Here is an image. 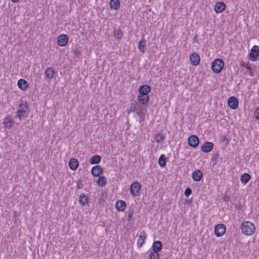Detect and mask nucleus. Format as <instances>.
Instances as JSON below:
<instances>
[{
  "instance_id": "nucleus-25",
  "label": "nucleus",
  "mask_w": 259,
  "mask_h": 259,
  "mask_svg": "<svg viewBox=\"0 0 259 259\" xmlns=\"http://www.w3.org/2000/svg\"><path fill=\"white\" fill-rule=\"evenodd\" d=\"M101 156L98 155H96L92 156L89 160L90 163L92 164H97L101 161Z\"/></svg>"
},
{
  "instance_id": "nucleus-29",
  "label": "nucleus",
  "mask_w": 259,
  "mask_h": 259,
  "mask_svg": "<svg viewBox=\"0 0 259 259\" xmlns=\"http://www.w3.org/2000/svg\"><path fill=\"white\" fill-rule=\"evenodd\" d=\"M137 103L136 100L133 101L130 104V108L127 111V113L128 114H130L131 112L135 111L137 108Z\"/></svg>"
},
{
  "instance_id": "nucleus-7",
  "label": "nucleus",
  "mask_w": 259,
  "mask_h": 259,
  "mask_svg": "<svg viewBox=\"0 0 259 259\" xmlns=\"http://www.w3.org/2000/svg\"><path fill=\"white\" fill-rule=\"evenodd\" d=\"M226 231V226L223 224H220L215 226L214 232L217 237H221L225 233Z\"/></svg>"
},
{
  "instance_id": "nucleus-33",
  "label": "nucleus",
  "mask_w": 259,
  "mask_h": 259,
  "mask_svg": "<svg viewBox=\"0 0 259 259\" xmlns=\"http://www.w3.org/2000/svg\"><path fill=\"white\" fill-rule=\"evenodd\" d=\"M160 254L159 253H155L152 251L149 254V259H159Z\"/></svg>"
},
{
  "instance_id": "nucleus-12",
  "label": "nucleus",
  "mask_w": 259,
  "mask_h": 259,
  "mask_svg": "<svg viewBox=\"0 0 259 259\" xmlns=\"http://www.w3.org/2000/svg\"><path fill=\"white\" fill-rule=\"evenodd\" d=\"M147 236L146 233L144 230L141 232L137 242V245L139 247H141L145 244Z\"/></svg>"
},
{
  "instance_id": "nucleus-28",
  "label": "nucleus",
  "mask_w": 259,
  "mask_h": 259,
  "mask_svg": "<svg viewBox=\"0 0 259 259\" xmlns=\"http://www.w3.org/2000/svg\"><path fill=\"white\" fill-rule=\"evenodd\" d=\"M158 164L161 167H164L166 164V159L164 155L162 154L158 159Z\"/></svg>"
},
{
  "instance_id": "nucleus-45",
  "label": "nucleus",
  "mask_w": 259,
  "mask_h": 259,
  "mask_svg": "<svg viewBox=\"0 0 259 259\" xmlns=\"http://www.w3.org/2000/svg\"><path fill=\"white\" fill-rule=\"evenodd\" d=\"M13 3H17L19 0H11Z\"/></svg>"
},
{
  "instance_id": "nucleus-31",
  "label": "nucleus",
  "mask_w": 259,
  "mask_h": 259,
  "mask_svg": "<svg viewBox=\"0 0 259 259\" xmlns=\"http://www.w3.org/2000/svg\"><path fill=\"white\" fill-rule=\"evenodd\" d=\"M4 123L5 127L9 128H10L13 125L12 121L9 117H7V118H5Z\"/></svg>"
},
{
  "instance_id": "nucleus-1",
  "label": "nucleus",
  "mask_w": 259,
  "mask_h": 259,
  "mask_svg": "<svg viewBox=\"0 0 259 259\" xmlns=\"http://www.w3.org/2000/svg\"><path fill=\"white\" fill-rule=\"evenodd\" d=\"M151 91V87L150 85L147 84L140 85L139 88V95L137 98L138 102L142 105L148 103L149 100L148 94Z\"/></svg>"
},
{
  "instance_id": "nucleus-14",
  "label": "nucleus",
  "mask_w": 259,
  "mask_h": 259,
  "mask_svg": "<svg viewBox=\"0 0 259 259\" xmlns=\"http://www.w3.org/2000/svg\"><path fill=\"white\" fill-rule=\"evenodd\" d=\"M190 60L193 65L197 66L200 62V57L197 53H192L190 56Z\"/></svg>"
},
{
  "instance_id": "nucleus-27",
  "label": "nucleus",
  "mask_w": 259,
  "mask_h": 259,
  "mask_svg": "<svg viewBox=\"0 0 259 259\" xmlns=\"http://www.w3.org/2000/svg\"><path fill=\"white\" fill-rule=\"evenodd\" d=\"M97 183L99 186H105L106 184V179L103 176H99L97 180Z\"/></svg>"
},
{
  "instance_id": "nucleus-37",
  "label": "nucleus",
  "mask_w": 259,
  "mask_h": 259,
  "mask_svg": "<svg viewBox=\"0 0 259 259\" xmlns=\"http://www.w3.org/2000/svg\"><path fill=\"white\" fill-rule=\"evenodd\" d=\"M134 213V210L133 209H130L128 210V215H127V221H130Z\"/></svg>"
},
{
  "instance_id": "nucleus-43",
  "label": "nucleus",
  "mask_w": 259,
  "mask_h": 259,
  "mask_svg": "<svg viewBox=\"0 0 259 259\" xmlns=\"http://www.w3.org/2000/svg\"><path fill=\"white\" fill-rule=\"evenodd\" d=\"M45 73L46 77L49 78V68H47L46 69Z\"/></svg>"
},
{
  "instance_id": "nucleus-26",
  "label": "nucleus",
  "mask_w": 259,
  "mask_h": 259,
  "mask_svg": "<svg viewBox=\"0 0 259 259\" xmlns=\"http://www.w3.org/2000/svg\"><path fill=\"white\" fill-rule=\"evenodd\" d=\"M18 87L22 90H26L28 87L27 82L24 79H20L17 82Z\"/></svg>"
},
{
  "instance_id": "nucleus-9",
  "label": "nucleus",
  "mask_w": 259,
  "mask_h": 259,
  "mask_svg": "<svg viewBox=\"0 0 259 259\" xmlns=\"http://www.w3.org/2000/svg\"><path fill=\"white\" fill-rule=\"evenodd\" d=\"M69 40V37L67 34H62L57 38V44L61 47L65 46Z\"/></svg>"
},
{
  "instance_id": "nucleus-2",
  "label": "nucleus",
  "mask_w": 259,
  "mask_h": 259,
  "mask_svg": "<svg viewBox=\"0 0 259 259\" xmlns=\"http://www.w3.org/2000/svg\"><path fill=\"white\" fill-rule=\"evenodd\" d=\"M241 230L243 234L249 236L252 235L255 231L254 224L249 221H245L241 225Z\"/></svg>"
},
{
  "instance_id": "nucleus-15",
  "label": "nucleus",
  "mask_w": 259,
  "mask_h": 259,
  "mask_svg": "<svg viewBox=\"0 0 259 259\" xmlns=\"http://www.w3.org/2000/svg\"><path fill=\"white\" fill-rule=\"evenodd\" d=\"M226 7V4L224 2H218L214 5V10L216 13H220L225 10Z\"/></svg>"
},
{
  "instance_id": "nucleus-10",
  "label": "nucleus",
  "mask_w": 259,
  "mask_h": 259,
  "mask_svg": "<svg viewBox=\"0 0 259 259\" xmlns=\"http://www.w3.org/2000/svg\"><path fill=\"white\" fill-rule=\"evenodd\" d=\"M228 104L230 108L235 110L238 107L239 102L235 96H232L228 98Z\"/></svg>"
},
{
  "instance_id": "nucleus-11",
  "label": "nucleus",
  "mask_w": 259,
  "mask_h": 259,
  "mask_svg": "<svg viewBox=\"0 0 259 259\" xmlns=\"http://www.w3.org/2000/svg\"><path fill=\"white\" fill-rule=\"evenodd\" d=\"M213 144L212 142H205L201 147V151L204 153H208L212 151L213 148Z\"/></svg>"
},
{
  "instance_id": "nucleus-4",
  "label": "nucleus",
  "mask_w": 259,
  "mask_h": 259,
  "mask_svg": "<svg viewBox=\"0 0 259 259\" xmlns=\"http://www.w3.org/2000/svg\"><path fill=\"white\" fill-rule=\"evenodd\" d=\"M28 109L27 103H21L19 104V108L17 111V117L19 119H21L22 118H24V114Z\"/></svg>"
},
{
  "instance_id": "nucleus-13",
  "label": "nucleus",
  "mask_w": 259,
  "mask_h": 259,
  "mask_svg": "<svg viewBox=\"0 0 259 259\" xmlns=\"http://www.w3.org/2000/svg\"><path fill=\"white\" fill-rule=\"evenodd\" d=\"M103 171V168L100 165L94 166L91 169V174L95 177H99Z\"/></svg>"
},
{
  "instance_id": "nucleus-19",
  "label": "nucleus",
  "mask_w": 259,
  "mask_h": 259,
  "mask_svg": "<svg viewBox=\"0 0 259 259\" xmlns=\"http://www.w3.org/2000/svg\"><path fill=\"white\" fill-rule=\"evenodd\" d=\"M115 207L119 211H124L126 207V203L123 200H118L116 202Z\"/></svg>"
},
{
  "instance_id": "nucleus-16",
  "label": "nucleus",
  "mask_w": 259,
  "mask_h": 259,
  "mask_svg": "<svg viewBox=\"0 0 259 259\" xmlns=\"http://www.w3.org/2000/svg\"><path fill=\"white\" fill-rule=\"evenodd\" d=\"M203 172L199 169H195L192 174V179L194 181H200L203 177Z\"/></svg>"
},
{
  "instance_id": "nucleus-44",
  "label": "nucleus",
  "mask_w": 259,
  "mask_h": 259,
  "mask_svg": "<svg viewBox=\"0 0 259 259\" xmlns=\"http://www.w3.org/2000/svg\"><path fill=\"white\" fill-rule=\"evenodd\" d=\"M193 40L195 42H198V39L197 38V36L196 35H195L193 38Z\"/></svg>"
},
{
  "instance_id": "nucleus-18",
  "label": "nucleus",
  "mask_w": 259,
  "mask_h": 259,
  "mask_svg": "<svg viewBox=\"0 0 259 259\" xmlns=\"http://www.w3.org/2000/svg\"><path fill=\"white\" fill-rule=\"evenodd\" d=\"M152 250L155 253H159L162 248V244L160 241H155L153 242L152 246Z\"/></svg>"
},
{
  "instance_id": "nucleus-47",
  "label": "nucleus",
  "mask_w": 259,
  "mask_h": 259,
  "mask_svg": "<svg viewBox=\"0 0 259 259\" xmlns=\"http://www.w3.org/2000/svg\"><path fill=\"white\" fill-rule=\"evenodd\" d=\"M246 68H247V70H251V67H250V66L247 67Z\"/></svg>"
},
{
  "instance_id": "nucleus-20",
  "label": "nucleus",
  "mask_w": 259,
  "mask_h": 259,
  "mask_svg": "<svg viewBox=\"0 0 259 259\" xmlns=\"http://www.w3.org/2000/svg\"><path fill=\"white\" fill-rule=\"evenodd\" d=\"M79 165V162L78 160L74 158H72L69 162V166L71 170L76 169Z\"/></svg>"
},
{
  "instance_id": "nucleus-34",
  "label": "nucleus",
  "mask_w": 259,
  "mask_h": 259,
  "mask_svg": "<svg viewBox=\"0 0 259 259\" xmlns=\"http://www.w3.org/2000/svg\"><path fill=\"white\" fill-rule=\"evenodd\" d=\"M219 154L218 153L214 154L211 157V160L213 162V164H216L219 162Z\"/></svg>"
},
{
  "instance_id": "nucleus-40",
  "label": "nucleus",
  "mask_w": 259,
  "mask_h": 259,
  "mask_svg": "<svg viewBox=\"0 0 259 259\" xmlns=\"http://www.w3.org/2000/svg\"><path fill=\"white\" fill-rule=\"evenodd\" d=\"M253 116L256 119L259 120V107L254 111Z\"/></svg>"
},
{
  "instance_id": "nucleus-23",
  "label": "nucleus",
  "mask_w": 259,
  "mask_h": 259,
  "mask_svg": "<svg viewBox=\"0 0 259 259\" xmlns=\"http://www.w3.org/2000/svg\"><path fill=\"white\" fill-rule=\"evenodd\" d=\"M120 4V2L119 0H110L109 3L110 8L115 10L119 9Z\"/></svg>"
},
{
  "instance_id": "nucleus-48",
  "label": "nucleus",
  "mask_w": 259,
  "mask_h": 259,
  "mask_svg": "<svg viewBox=\"0 0 259 259\" xmlns=\"http://www.w3.org/2000/svg\"><path fill=\"white\" fill-rule=\"evenodd\" d=\"M103 195H102L101 197L100 198V200H101V199H103Z\"/></svg>"
},
{
  "instance_id": "nucleus-41",
  "label": "nucleus",
  "mask_w": 259,
  "mask_h": 259,
  "mask_svg": "<svg viewBox=\"0 0 259 259\" xmlns=\"http://www.w3.org/2000/svg\"><path fill=\"white\" fill-rule=\"evenodd\" d=\"M230 196L227 195H225L223 197V200L225 202H228L230 200Z\"/></svg>"
},
{
  "instance_id": "nucleus-21",
  "label": "nucleus",
  "mask_w": 259,
  "mask_h": 259,
  "mask_svg": "<svg viewBox=\"0 0 259 259\" xmlns=\"http://www.w3.org/2000/svg\"><path fill=\"white\" fill-rule=\"evenodd\" d=\"M146 40L143 37L139 41L138 49L142 53H144L146 51Z\"/></svg>"
},
{
  "instance_id": "nucleus-8",
  "label": "nucleus",
  "mask_w": 259,
  "mask_h": 259,
  "mask_svg": "<svg viewBox=\"0 0 259 259\" xmlns=\"http://www.w3.org/2000/svg\"><path fill=\"white\" fill-rule=\"evenodd\" d=\"M199 140L196 135H193L188 139V145L192 148H196L198 146Z\"/></svg>"
},
{
  "instance_id": "nucleus-5",
  "label": "nucleus",
  "mask_w": 259,
  "mask_h": 259,
  "mask_svg": "<svg viewBox=\"0 0 259 259\" xmlns=\"http://www.w3.org/2000/svg\"><path fill=\"white\" fill-rule=\"evenodd\" d=\"M141 189V185L138 182H134L131 184L130 188V191L131 195L134 197L139 195L140 190Z\"/></svg>"
},
{
  "instance_id": "nucleus-46",
  "label": "nucleus",
  "mask_w": 259,
  "mask_h": 259,
  "mask_svg": "<svg viewBox=\"0 0 259 259\" xmlns=\"http://www.w3.org/2000/svg\"><path fill=\"white\" fill-rule=\"evenodd\" d=\"M241 205L239 204L238 206L237 205H236V208H237V209H239L240 208H241Z\"/></svg>"
},
{
  "instance_id": "nucleus-38",
  "label": "nucleus",
  "mask_w": 259,
  "mask_h": 259,
  "mask_svg": "<svg viewBox=\"0 0 259 259\" xmlns=\"http://www.w3.org/2000/svg\"><path fill=\"white\" fill-rule=\"evenodd\" d=\"M83 187V184L82 183L81 180H77L76 183V188L78 189H81Z\"/></svg>"
},
{
  "instance_id": "nucleus-35",
  "label": "nucleus",
  "mask_w": 259,
  "mask_h": 259,
  "mask_svg": "<svg viewBox=\"0 0 259 259\" xmlns=\"http://www.w3.org/2000/svg\"><path fill=\"white\" fill-rule=\"evenodd\" d=\"M192 191L190 188H187L184 192V195L187 197H189L191 194Z\"/></svg>"
},
{
  "instance_id": "nucleus-36",
  "label": "nucleus",
  "mask_w": 259,
  "mask_h": 259,
  "mask_svg": "<svg viewBox=\"0 0 259 259\" xmlns=\"http://www.w3.org/2000/svg\"><path fill=\"white\" fill-rule=\"evenodd\" d=\"M230 141H231V139L228 138L226 136H223V139L222 140V141L225 144V145H229Z\"/></svg>"
},
{
  "instance_id": "nucleus-32",
  "label": "nucleus",
  "mask_w": 259,
  "mask_h": 259,
  "mask_svg": "<svg viewBox=\"0 0 259 259\" xmlns=\"http://www.w3.org/2000/svg\"><path fill=\"white\" fill-rule=\"evenodd\" d=\"M164 138L165 136L160 133H157L155 135V139L157 143H160L162 141Z\"/></svg>"
},
{
  "instance_id": "nucleus-17",
  "label": "nucleus",
  "mask_w": 259,
  "mask_h": 259,
  "mask_svg": "<svg viewBox=\"0 0 259 259\" xmlns=\"http://www.w3.org/2000/svg\"><path fill=\"white\" fill-rule=\"evenodd\" d=\"M147 112L146 107H144L141 106H139L138 108V110L136 112L137 114L141 118L140 120V122H142V120H144L145 115Z\"/></svg>"
},
{
  "instance_id": "nucleus-42",
  "label": "nucleus",
  "mask_w": 259,
  "mask_h": 259,
  "mask_svg": "<svg viewBox=\"0 0 259 259\" xmlns=\"http://www.w3.org/2000/svg\"><path fill=\"white\" fill-rule=\"evenodd\" d=\"M50 71L51 72V74H50V79L52 78L53 77L55 71L54 69H52L50 67L49 68Z\"/></svg>"
},
{
  "instance_id": "nucleus-39",
  "label": "nucleus",
  "mask_w": 259,
  "mask_h": 259,
  "mask_svg": "<svg viewBox=\"0 0 259 259\" xmlns=\"http://www.w3.org/2000/svg\"><path fill=\"white\" fill-rule=\"evenodd\" d=\"M73 55L76 57H80V55H81V52H80V50L76 49H75V50H74L73 51Z\"/></svg>"
},
{
  "instance_id": "nucleus-3",
  "label": "nucleus",
  "mask_w": 259,
  "mask_h": 259,
  "mask_svg": "<svg viewBox=\"0 0 259 259\" xmlns=\"http://www.w3.org/2000/svg\"><path fill=\"white\" fill-rule=\"evenodd\" d=\"M224 67V61L221 59H215L212 63L211 68L215 73L221 72Z\"/></svg>"
},
{
  "instance_id": "nucleus-22",
  "label": "nucleus",
  "mask_w": 259,
  "mask_h": 259,
  "mask_svg": "<svg viewBox=\"0 0 259 259\" xmlns=\"http://www.w3.org/2000/svg\"><path fill=\"white\" fill-rule=\"evenodd\" d=\"M251 179V175L245 172L241 176L240 181L244 185L246 184Z\"/></svg>"
},
{
  "instance_id": "nucleus-6",
  "label": "nucleus",
  "mask_w": 259,
  "mask_h": 259,
  "mask_svg": "<svg viewBox=\"0 0 259 259\" xmlns=\"http://www.w3.org/2000/svg\"><path fill=\"white\" fill-rule=\"evenodd\" d=\"M249 58L252 61H256L259 59V46L254 45L252 47Z\"/></svg>"
},
{
  "instance_id": "nucleus-24",
  "label": "nucleus",
  "mask_w": 259,
  "mask_h": 259,
  "mask_svg": "<svg viewBox=\"0 0 259 259\" xmlns=\"http://www.w3.org/2000/svg\"><path fill=\"white\" fill-rule=\"evenodd\" d=\"M89 198L84 193H82L79 197V203L82 205H85L89 202Z\"/></svg>"
},
{
  "instance_id": "nucleus-30",
  "label": "nucleus",
  "mask_w": 259,
  "mask_h": 259,
  "mask_svg": "<svg viewBox=\"0 0 259 259\" xmlns=\"http://www.w3.org/2000/svg\"><path fill=\"white\" fill-rule=\"evenodd\" d=\"M114 35L117 39H120L123 36L122 31L120 29H114Z\"/></svg>"
}]
</instances>
